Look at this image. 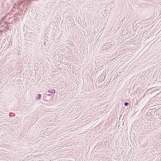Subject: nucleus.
<instances>
[{
	"label": "nucleus",
	"instance_id": "nucleus-8",
	"mask_svg": "<svg viewBox=\"0 0 161 161\" xmlns=\"http://www.w3.org/2000/svg\"><path fill=\"white\" fill-rule=\"evenodd\" d=\"M61 59H62L61 58H60V63L61 64H62V63L63 62V61L62 60H61Z\"/></svg>",
	"mask_w": 161,
	"mask_h": 161
},
{
	"label": "nucleus",
	"instance_id": "nucleus-10",
	"mask_svg": "<svg viewBox=\"0 0 161 161\" xmlns=\"http://www.w3.org/2000/svg\"><path fill=\"white\" fill-rule=\"evenodd\" d=\"M51 97H47V98H48V99H51Z\"/></svg>",
	"mask_w": 161,
	"mask_h": 161
},
{
	"label": "nucleus",
	"instance_id": "nucleus-7",
	"mask_svg": "<svg viewBox=\"0 0 161 161\" xmlns=\"http://www.w3.org/2000/svg\"><path fill=\"white\" fill-rule=\"evenodd\" d=\"M60 58H61V59H63V56L62 55H61V56L60 57Z\"/></svg>",
	"mask_w": 161,
	"mask_h": 161
},
{
	"label": "nucleus",
	"instance_id": "nucleus-2",
	"mask_svg": "<svg viewBox=\"0 0 161 161\" xmlns=\"http://www.w3.org/2000/svg\"><path fill=\"white\" fill-rule=\"evenodd\" d=\"M47 92H49L50 93H52V94H55V91L54 89H52L51 90H48L47 92H46V93H47Z\"/></svg>",
	"mask_w": 161,
	"mask_h": 161
},
{
	"label": "nucleus",
	"instance_id": "nucleus-5",
	"mask_svg": "<svg viewBox=\"0 0 161 161\" xmlns=\"http://www.w3.org/2000/svg\"><path fill=\"white\" fill-rule=\"evenodd\" d=\"M129 104V103L127 102L124 103V105L125 106H127Z\"/></svg>",
	"mask_w": 161,
	"mask_h": 161
},
{
	"label": "nucleus",
	"instance_id": "nucleus-1",
	"mask_svg": "<svg viewBox=\"0 0 161 161\" xmlns=\"http://www.w3.org/2000/svg\"><path fill=\"white\" fill-rule=\"evenodd\" d=\"M10 24V23L8 22H6L5 23V25H6V26L4 27L5 31H11V29L13 28V27L11 25H8V24Z\"/></svg>",
	"mask_w": 161,
	"mask_h": 161
},
{
	"label": "nucleus",
	"instance_id": "nucleus-6",
	"mask_svg": "<svg viewBox=\"0 0 161 161\" xmlns=\"http://www.w3.org/2000/svg\"><path fill=\"white\" fill-rule=\"evenodd\" d=\"M47 95L48 96H51V97H53L54 96L53 95H52L49 94H47Z\"/></svg>",
	"mask_w": 161,
	"mask_h": 161
},
{
	"label": "nucleus",
	"instance_id": "nucleus-4",
	"mask_svg": "<svg viewBox=\"0 0 161 161\" xmlns=\"http://www.w3.org/2000/svg\"><path fill=\"white\" fill-rule=\"evenodd\" d=\"M153 110L151 111L150 112H149V111H148L147 113V115H152V114H153ZM155 112V111H154V113Z\"/></svg>",
	"mask_w": 161,
	"mask_h": 161
},
{
	"label": "nucleus",
	"instance_id": "nucleus-9",
	"mask_svg": "<svg viewBox=\"0 0 161 161\" xmlns=\"http://www.w3.org/2000/svg\"><path fill=\"white\" fill-rule=\"evenodd\" d=\"M107 44L105 43V44L104 45V46H105V48H107V47H107V45H107Z\"/></svg>",
	"mask_w": 161,
	"mask_h": 161
},
{
	"label": "nucleus",
	"instance_id": "nucleus-11",
	"mask_svg": "<svg viewBox=\"0 0 161 161\" xmlns=\"http://www.w3.org/2000/svg\"><path fill=\"white\" fill-rule=\"evenodd\" d=\"M66 58V57H64V58Z\"/></svg>",
	"mask_w": 161,
	"mask_h": 161
},
{
	"label": "nucleus",
	"instance_id": "nucleus-3",
	"mask_svg": "<svg viewBox=\"0 0 161 161\" xmlns=\"http://www.w3.org/2000/svg\"><path fill=\"white\" fill-rule=\"evenodd\" d=\"M42 97V95L40 94H38L36 96V99L37 100L39 99Z\"/></svg>",
	"mask_w": 161,
	"mask_h": 161
}]
</instances>
